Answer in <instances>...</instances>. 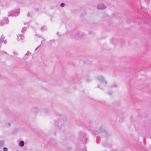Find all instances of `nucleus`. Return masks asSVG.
<instances>
[{
	"mask_svg": "<svg viewBox=\"0 0 151 151\" xmlns=\"http://www.w3.org/2000/svg\"><path fill=\"white\" fill-rule=\"evenodd\" d=\"M26 29L25 28H24L22 30V31H25L26 30Z\"/></svg>",
	"mask_w": 151,
	"mask_h": 151,
	"instance_id": "obj_8",
	"label": "nucleus"
},
{
	"mask_svg": "<svg viewBox=\"0 0 151 151\" xmlns=\"http://www.w3.org/2000/svg\"><path fill=\"white\" fill-rule=\"evenodd\" d=\"M12 12V14L15 16H17L19 14V13L18 12H16L15 10L13 11Z\"/></svg>",
	"mask_w": 151,
	"mask_h": 151,
	"instance_id": "obj_3",
	"label": "nucleus"
},
{
	"mask_svg": "<svg viewBox=\"0 0 151 151\" xmlns=\"http://www.w3.org/2000/svg\"><path fill=\"white\" fill-rule=\"evenodd\" d=\"M3 150L4 151H7L8 149L7 148L4 147L3 149Z\"/></svg>",
	"mask_w": 151,
	"mask_h": 151,
	"instance_id": "obj_6",
	"label": "nucleus"
},
{
	"mask_svg": "<svg viewBox=\"0 0 151 151\" xmlns=\"http://www.w3.org/2000/svg\"><path fill=\"white\" fill-rule=\"evenodd\" d=\"M96 79L105 84H107V81L105 79L104 77L101 76H99L96 77Z\"/></svg>",
	"mask_w": 151,
	"mask_h": 151,
	"instance_id": "obj_2",
	"label": "nucleus"
},
{
	"mask_svg": "<svg viewBox=\"0 0 151 151\" xmlns=\"http://www.w3.org/2000/svg\"><path fill=\"white\" fill-rule=\"evenodd\" d=\"M98 87L100 88H102V87L101 86H97Z\"/></svg>",
	"mask_w": 151,
	"mask_h": 151,
	"instance_id": "obj_11",
	"label": "nucleus"
},
{
	"mask_svg": "<svg viewBox=\"0 0 151 151\" xmlns=\"http://www.w3.org/2000/svg\"><path fill=\"white\" fill-rule=\"evenodd\" d=\"M30 54V53L29 51H27V53L26 54V55L28 56Z\"/></svg>",
	"mask_w": 151,
	"mask_h": 151,
	"instance_id": "obj_5",
	"label": "nucleus"
},
{
	"mask_svg": "<svg viewBox=\"0 0 151 151\" xmlns=\"http://www.w3.org/2000/svg\"><path fill=\"white\" fill-rule=\"evenodd\" d=\"M64 3H61V4H60V6L62 7H63L64 6Z\"/></svg>",
	"mask_w": 151,
	"mask_h": 151,
	"instance_id": "obj_7",
	"label": "nucleus"
},
{
	"mask_svg": "<svg viewBox=\"0 0 151 151\" xmlns=\"http://www.w3.org/2000/svg\"><path fill=\"white\" fill-rule=\"evenodd\" d=\"M24 145V142L22 141H21L19 143V145L21 147H23Z\"/></svg>",
	"mask_w": 151,
	"mask_h": 151,
	"instance_id": "obj_4",
	"label": "nucleus"
},
{
	"mask_svg": "<svg viewBox=\"0 0 151 151\" xmlns=\"http://www.w3.org/2000/svg\"><path fill=\"white\" fill-rule=\"evenodd\" d=\"M113 86L114 87H117V85L116 84H114L113 85Z\"/></svg>",
	"mask_w": 151,
	"mask_h": 151,
	"instance_id": "obj_9",
	"label": "nucleus"
},
{
	"mask_svg": "<svg viewBox=\"0 0 151 151\" xmlns=\"http://www.w3.org/2000/svg\"><path fill=\"white\" fill-rule=\"evenodd\" d=\"M106 6L103 3L99 4L96 6V8L99 10H104L106 9Z\"/></svg>",
	"mask_w": 151,
	"mask_h": 151,
	"instance_id": "obj_1",
	"label": "nucleus"
},
{
	"mask_svg": "<svg viewBox=\"0 0 151 151\" xmlns=\"http://www.w3.org/2000/svg\"><path fill=\"white\" fill-rule=\"evenodd\" d=\"M86 81H90V79H86Z\"/></svg>",
	"mask_w": 151,
	"mask_h": 151,
	"instance_id": "obj_10",
	"label": "nucleus"
}]
</instances>
